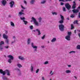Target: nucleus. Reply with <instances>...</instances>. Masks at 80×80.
I'll return each instance as SVG.
<instances>
[{
  "instance_id": "obj_57",
  "label": "nucleus",
  "mask_w": 80,
  "mask_h": 80,
  "mask_svg": "<svg viewBox=\"0 0 80 80\" xmlns=\"http://www.w3.org/2000/svg\"><path fill=\"white\" fill-rule=\"evenodd\" d=\"M72 0H66L65 2H67L68 1H71Z\"/></svg>"
},
{
  "instance_id": "obj_29",
  "label": "nucleus",
  "mask_w": 80,
  "mask_h": 80,
  "mask_svg": "<svg viewBox=\"0 0 80 80\" xmlns=\"http://www.w3.org/2000/svg\"><path fill=\"white\" fill-rule=\"evenodd\" d=\"M23 22L25 25H27V23H28V22H27V21L25 20H23Z\"/></svg>"
},
{
  "instance_id": "obj_17",
  "label": "nucleus",
  "mask_w": 80,
  "mask_h": 80,
  "mask_svg": "<svg viewBox=\"0 0 80 80\" xmlns=\"http://www.w3.org/2000/svg\"><path fill=\"white\" fill-rule=\"evenodd\" d=\"M36 31L38 32V35H41V33H40V31L39 29H36Z\"/></svg>"
},
{
  "instance_id": "obj_33",
  "label": "nucleus",
  "mask_w": 80,
  "mask_h": 80,
  "mask_svg": "<svg viewBox=\"0 0 80 80\" xmlns=\"http://www.w3.org/2000/svg\"><path fill=\"white\" fill-rule=\"evenodd\" d=\"M63 20H61L59 22V23H63Z\"/></svg>"
},
{
  "instance_id": "obj_5",
  "label": "nucleus",
  "mask_w": 80,
  "mask_h": 80,
  "mask_svg": "<svg viewBox=\"0 0 80 80\" xmlns=\"http://www.w3.org/2000/svg\"><path fill=\"white\" fill-rule=\"evenodd\" d=\"M31 46L33 48H34V52H37V46H34V43L32 42L31 43Z\"/></svg>"
},
{
  "instance_id": "obj_61",
  "label": "nucleus",
  "mask_w": 80,
  "mask_h": 80,
  "mask_svg": "<svg viewBox=\"0 0 80 80\" xmlns=\"http://www.w3.org/2000/svg\"><path fill=\"white\" fill-rule=\"evenodd\" d=\"M52 73V71H51L49 73V74H51Z\"/></svg>"
},
{
  "instance_id": "obj_15",
  "label": "nucleus",
  "mask_w": 80,
  "mask_h": 80,
  "mask_svg": "<svg viewBox=\"0 0 80 80\" xmlns=\"http://www.w3.org/2000/svg\"><path fill=\"white\" fill-rule=\"evenodd\" d=\"M31 42V39L30 38H28L27 40V43L28 45H29Z\"/></svg>"
},
{
  "instance_id": "obj_1",
  "label": "nucleus",
  "mask_w": 80,
  "mask_h": 80,
  "mask_svg": "<svg viewBox=\"0 0 80 80\" xmlns=\"http://www.w3.org/2000/svg\"><path fill=\"white\" fill-rule=\"evenodd\" d=\"M32 20L33 21L34 24L36 27H39V26H40L42 25L41 22H42V18L41 17L38 18V20L39 23L37 21L36 19L33 17L32 18Z\"/></svg>"
},
{
  "instance_id": "obj_12",
  "label": "nucleus",
  "mask_w": 80,
  "mask_h": 80,
  "mask_svg": "<svg viewBox=\"0 0 80 80\" xmlns=\"http://www.w3.org/2000/svg\"><path fill=\"white\" fill-rule=\"evenodd\" d=\"M73 4L72 6V8H73V9H74V8H76L75 6H76V3H76V2L74 1L73 2Z\"/></svg>"
},
{
  "instance_id": "obj_19",
  "label": "nucleus",
  "mask_w": 80,
  "mask_h": 80,
  "mask_svg": "<svg viewBox=\"0 0 80 80\" xmlns=\"http://www.w3.org/2000/svg\"><path fill=\"white\" fill-rule=\"evenodd\" d=\"M3 38H4L6 39V40L7 39V38H8V36L6 35H5V34H4L3 35Z\"/></svg>"
},
{
  "instance_id": "obj_4",
  "label": "nucleus",
  "mask_w": 80,
  "mask_h": 80,
  "mask_svg": "<svg viewBox=\"0 0 80 80\" xmlns=\"http://www.w3.org/2000/svg\"><path fill=\"white\" fill-rule=\"evenodd\" d=\"M59 30H60V31L61 32H63L64 31V26L62 24L60 25L59 26Z\"/></svg>"
},
{
  "instance_id": "obj_40",
  "label": "nucleus",
  "mask_w": 80,
  "mask_h": 80,
  "mask_svg": "<svg viewBox=\"0 0 80 80\" xmlns=\"http://www.w3.org/2000/svg\"><path fill=\"white\" fill-rule=\"evenodd\" d=\"M16 70H17L18 72H20V70L18 68H16Z\"/></svg>"
},
{
  "instance_id": "obj_3",
  "label": "nucleus",
  "mask_w": 80,
  "mask_h": 80,
  "mask_svg": "<svg viewBox=\"0 0 80 80\" xmlns=\"http://www.w3.org/2000/svg\"><path fill=\"white\" fill-rule=\"evenodd\" d=\"M8 57L10 59L8 60V62L11 63H12V60H13L14 58L11 55H9L8 56Z\"/></svg>"
},
{
  "instance_id": "obj_47",
  "label": "nucleus",
  "mask_w": 80,
  "mask_h": 80,
  "mask_svg": "<svg viewBox=\"0 0 80 80\" xmlns=\"http://www.w3.org/2000/svg\"><path fill=\"white\" fill-rule=\"evenodd\" d=\"M42 80H45V78H44V77H42Z\"/></svg>"
},
{
  "instance_id": "obj_35",
  "label": "nucleus",
  "mask_w": 80,
  "mask_h": 80,
  "mask_svg": "<svg viewBox=\"0 0 80 80\" xmlns=\"http://www.w3.org/2000/svg\"><path fill=\"white\" fill-rule=\"evenodd\" d=\"M77 48L80 50V45H78L77 47Z\"/></svg>"
},
{
  "instance_id": "obj_41",
  "label": "nucleus",
  "mask_w": 80,
  "mask_h": 80,
  "mask_svg": "<svg viewBox=\"0 0 80 80\" xmlns=\"http://www.w3.org/2000/svg\"><path fill=\"white\" fill-rule=\"evenodd\" d=\"M63 12H66V9H65V8H63Z\"/></svg>"
},
{
  "instance_id": "obj_11",
  "label": "nucleus",
  "mask_w": 80,
  "mask_h": 80,
  "mask_svg": "<svg viewBox=\"0 0 80 80\" xmlns=\"http://www.w3.org/2000/svg\"><path fill=\"white\" fill-rule=\"evenodd\" d=\"M35 2V0H31L30 3L31 5H33Z\"/></svg>"
},
{
  "instance_id": "obj_21",
  "label": "nucleus",
  "mask_w": 80,
  "mask_h": 80,
  "mask_svg": "<svg viewBox=\"0 0 80 80\" xmlns=\"http://www.w3.org/2000/svg\"><path fill=\"white\" fill-rule=\"evenodd\" d=\"M65 72L66 73H71V71L70 70H66Z\"/></svg>"
},
{
  "instance_id": "obj_44",
  "label": "nucleus",
  "mask_w": 80,
  "mask_h": 80,
  "mask_svg": "<svg viewBox=\"0 0 80 80\" xmlns=\"http://www.w3.org/2000/svg\"><path fill=\"white\" fill-rule=\"evenodd\" d=\"M38 72H39V69H37L36 71V73H38Z\"/></svg>"
},
{
  "instance_id": "obj_6",
  "label": "nucleus",
  "mask_w": 80,
  "mask_h": 80,
  "mask_svg": "<svg viewBox=\"0 0 80 80\" xmlns=\"http://www.w3.org/2000/svg\"><path fill=\"white\" fill-rule=\"evenodd\" d=\"M80 9V7H78L77 9H73L72 10V12H73V13H77L79 12V9Z\"/></svg>"
},
{
  "instance_id": "obj_24",
  "label": "nucleus",
  "mask_w": 80,
  "mask_h": 80,
  "mask_svg": "<svg viewBox=\"0 0 80 80\" xmlns=\"http://www.w3.org/2000/svg\"><path fill=\"white\" fill-rule=\"evenodd\" d=\"M68 36H69V37H70L71 36V35H72V32H68Z\"/></svg>"
},
{
  "instance_id": "obj_31",
  "label": "nucleus",
  "mask_w": 80,
  "mask_h": 80,
  "mask_svg": "<svg viewBox=\"0 0 80 80\" xmlns=\"http://www.w3.org/2000/svg\"><path fill=\"white\" fill-rule=\"evenodd\" d=\"M3 49V47L2 46L0 45V50L2 51Z\"/></svg>"
},
{
  "instance_id": "obj_58",
  "label": "nucleus",
  "mask_w": 80,
  "mask_h": 80,
  "mask_svg": "<svg viewBox=\"0 0 80 80\" xmlns=\"http://www.w3.org/2000/svg\"><path fill=\"white\" fill-rule=\"evenodd\" d=\"M54 73L52 72L51 73V75H54Z\"/></svg>"
},
{
  "instance_id": "obj_8",
  "label": "nucleus",
  "mask_w": 80,
  "mask_h": 80,
  "mask_svg": "<svg viewBox=\"0 0 80 80\" xmlns=\"http://www.w3.org/2000/svg\"><path fill=\"white\" fill-rule=\"evenodd\" d=\"M9 4L10 5V7H11V8H13V6H14L15 2L13 1H12L9 3Z\"/></svg>"
},
{
  "instance_id": "obj_27",
  "label": "nucleus",
  "mask_w": 80,
  "mask_h": 80,
  "mask_svg": "<svg viewBox=\"0 0 80 80\" xmlns=\"http://www.w3.org/2000/svg\"><path fill=\"white\" fill-rule=\"evenodd\" d=\"M20 19L22 20H23H23H25V18L24 17L22 18V17H20Z\"/></svg>"
},
{
  "instance_id": "obj_20",
  "label": "nucleus",
  "mask_w": 80,
  "mask_h": 80,
  "mask_svg": "<svg viewBox=\"0 0 80 80\" xmlns=\"http://www.w3.org/2000/svg\"><path fill=\"white\" fill-rule=\"evenodd\" d=\"M46 2H47V0H44L43 1H42L41 2V4H45V3H46Z\"/></svg>"
},
{
  "instance_id": "obj_39",
  "label": "nucleus",
  "mask_w": 80,
  "mask_h": 80,
  "mask_svg": "<svg viewBox=\"0 0 80 80\" xmlns=\"http://www.w3.org/2000/svg\"><path fill=\"white\" fill-rule=\"evenodd\" d=\"M74 23H76V24H78V21H77V20L74 21Z\"/></svg>"
},
{
  "instance_id": "obj_14",
  "label": "nucleus",
  "mask_w": 80,
  "mask_h": 80,
  "mask_svg": "<svg viewBox=\"0 0 80 80\" xmlns=\"http://www.w3.org/2000/svg\"><path fill=\"white\" fill-rule=\"evenodd\" d=\"M57 41V38H53L51 40V42H55Z\"/></svg>"
},
{
  "instance_id": "obj_26",
  "label": "nucleus",
  "mask_w": 80,
  "mask_h": 80,
  "mask_svg": "<svg viewBox=\"0 0 80 80\" xmlns=\"http://www.w3.org/2000/svg\"><path fill=\"white\" fill-rule=\"evenodd\" d=\"M75 17V14H72L70 16V17L71 18H74Z\"/></svg>"
},
{
  "instance_id": "obj_7",
  "label": "nucleus",
  "mask_w": 80,
  "mask_h": 80,
  "mask_svg": "<svg viewBox=\"0 0 80 80\" xmlns=\"http://www.w3.org/2000/svg\"><path fill=\"white\" fill-rule=\"evenodd\" d=\"M65 6L68 10H69L71 8V6H70V4L68 3H67L65 4Z\"/></svg>"
},
{
  "instance_id": "obj_63",
  "label": "nucleus",
  "mask_w": 80,
  "mask_h": 80,
  "mask_svg": "<svg viewBox=\"0 0 80 80\" xmlns=\"http://www.w3.org/2000/svg\"><path fill=\"white\" fill-rule=\"evenodd\" d=\"M13 38H14V39L15 38V37L13 36Z\"/></svg>"
},
{
  "instance_id": "obj_54",
  "label": "nucleus",
  "mask_w": 80,
  "mask_h": 80,
  "mask_svg": "<svg viewBox=\"0 0 80 80\" xmlns=\"http://www.w3.org/2000/svg\"><path fill=\"white\" fill-rule=\"evenodd\" d=\"M21 7L23 9H25V8L24 7H23L22 6H21Z\"/></svg>"
},
{
  "instance_id": "obj_37",
  "label": "nucleus",
  "mask_w": 80,
  "mask_h": 80,
  "mask_svg": "<svg viewBox=\"0 0 80 80\" xmlns=\"http://www.w3.org/2000/svg\"><path fill=\"white\" fill-rule=\"evenodd\" d=\"M52 13L53 15H57V13L56 12H52Z\"/></svg>"
},
{
  "instance_id": "obj_2",
  "label": "nucleus",
  "mask_w": 80,
  "mask_h": 80,
  "mask_svg": "<svg viewBox=\"0 0 80 80\" xmlns=\"http://www.w3.org/2000/svg\"><path fill=\"white\" fill-rule=\"evenodd\" d=\"M6 72L7 73V75H8V76H10V71H9V70L6 69L5 71H3L2 69H0V73H1V74H2L3 76L5 75Z\"/></svg>"
},
{
  "instance_id": "obj_22",
  "label": "nucleus",
  "mask_w": 80,
  "mask_h": 80,
  "mask_svg": "<svg viewBox=\"0 0 80 80\" xmlns=\"http://www.w3.org/2000/svg\"><path fill=\"white\" fill-rule=\"evenodd\" d=\"M17 66L18 68H21L22 67V66L20 64L18 63L17 64Z\"/></svg>"
},
{
  "instance_id": "obj_48",
  "label": "nucleus",
  "mask_w": 80,
  "mask_h": 80,
  "mask_svg": "<svg viewBox=\"0 0 80 80\" xmlns=\"http://www.w3.org/2000/svg\"><path fill=\"white\" fill-rule=\"evenodd\" d=\"M15 41H12V42H11V44L12 45L13 43H15Z\"/></svg>"
},
{
  "instance_id": "obj_23",
  "label": "nucleus",
  "mask_w": 80,
  "mask_h": 80,
  "mask_svg": "<svg viewBox=\"0 0 80 80\" xmlns=\"http://www.w3.org/2000/svg\"><path fill=\"white\" fill-rule=\"evenodd\" d=\"M11 25L12 26V27H15V25L14 24V23L13 22H10Z\"/></svg>"
},
{
  "instance_id": "obj_42",
  "label": "nucleus",
  "mask_w": 80,
  "mask_h": 80,
  "mask_svg": "<svg viewBox=\"0 0 80 80\" xmlns=\"http://www.w3.org/2000/svg\"><path fill=\"white\" fill-rule=\"evenodd\" d=\"M30 28L31 29V30H32V29L33 28L32 26H30Z\"/></svg>"
},
{
  "instance_id": "obj_38",
  "label": "nucleus",
  "mask_w": 80,
  "mask_h": 80,
  "mask_svg": "<svg viewBox=\"0 0 80 80\" xmlns=\"http://www.w3.org/2000/svg\"><path fill=\"white\" fill-rule=\"evenodd\" d=\"M48 61H46L44 62V64L46 65V64H48Z\"/></svg>"
},
{
  "instance_id": "obj_32",
  "label": "nucleus",
  "mask_w": 80,
  "mask_h": 80,
  "mask_svg": "<svg viewBox=\"0 0 80 80\" xmlns=\"http://www.w3.org/2000/svg\"><path fill=\"white\" fill-rule=\"evenodd\" d=\"M45 35H44L43 36H42L41 37V38L42 40H44L45 39Z\"/></svg>"
},
{
  "instance_id": "obj_46",
  "label": "nucleus",
  "mask_w": 80,
  "mask_h": 80,
  "mask_svg": "<svg viewBox=\"0 0 80 80\" xmlns=\"http://www.w3.org/2000/svg\"><path fill=\"white\" fill-rule=\"evenodd\" d=\"M23 2L24 3H25L26 5H27V2L26 1L24 0Z\"/></svg>"
},
{
  "instance_id": "obj_51",
  "label": "nucleus",
  "mask_w": 80,
  "mask_h": 80,
  "mask_svg": "<svg viewBox=\"0 0 80 80\" xmlns=\"http://www.w3.org/2000/svg\"><path fill=\"white\" fill-rule=\"evenodd\" d=\"M67 66L68 67H71V65H67Z\"/></svg>"
},
{
  "instance_id": "obj_36",
  "label": "nucleus",
  "mask_w": 80,
  "mask_h": 80,
  "mask_svg": "<svg viewBox=\"0 0 80 80\" xmlns=\"http://www.w3.org/2000/svg\"><path fill=\"white\" fill-rule=\"evenodd\" d=\"M4 48H6V49H8L9 48V46H5L4 47Z\"/></svg>"
},
{
  "instance_id": "obj_13",
  "label": "nucleus",
  "mask_w": 80,
  "mask_h": 80,
  "mask_svg": "<svg viewBox=\"0 0 80 80\" xmlns=\"http://www.w3.org/2000/svg\"><path fill=\"white\" fill-rule=\"evenodd\" d=\"M19 59L21 60H25V58L23 57H22V56H19L18 57Z\"/></svg>"
},
{
  "instance_id": "obj_10",
  "label": "nucleus",
  "mask_w": 80,
  "mask_h": 80,
  "mask_svg": "<svg viewBox=\"0 0 80 80\" xmlns=\"http://www.w3.org/2000/svg\"><path fill=\"white\" fill-rule=\"evenodd\" d=\"M65 38L67 40L70 41V36L67 35L65 37Z\"/></svg>"
},
{
  "instance_id": "obj_56",
  "label": "nucleus",
  "mask_w": 80,
  "mask_h": 80,
  "mask_svg": "<svg viewBox=\"0 0 80 80\" xmlns=\"http://www.w3.org/2000/svg\"><path fill=\"white\" fill-rule=\"evenodd\" d=\"M24 11V10H23V9H22L21 10V12H23Z\"/></svg>"
},
{
  "instance_id": "obj_55",
  "label": "nucleus",
  "mask_w": 80,
  "mask_h": 80,
  "mask_svg": "<svg viewBox=\"0 0 80 80\" xmlns=\"http://www.w3.org/2000/svg\"><path fill=\"white\" fill-rule=\"evenodd\" d=\"M5 32H6V34H7V33H8V31H6Z\"/></svg>"
},
{
  "instance_id": "obj_9",
  "label": "nucleus",
  "mask_w": 80,
  "mask_h": 80,
  "mask_svg": "<svg viewBox=\"0 0 80 80\" xmlns=\"http://www.w3.org/2000/svg\"><path fill=\"white\" fill-rule=\"evenodd\" d=\"M1 3L3 6H5V5L7 4V1L5 0H2L1 1Z\"/></svg>"
},
{
  "instance_id": "obj_25",
  "label": "nucleus",
  "mask_w": 80,
  "mask_h": 80,
  "mask_svg": "<svg viewBox=\"0 0 80 80\" xmlns=\"http://www.w3.org/2000/svg\"><path fill=\"white\" fill-rule=\"evenodd\" d=\"M60 15L62 20H64V18L63 17V16L61 14H60Z\"/></svg>"
},
{
  "instance_id": "obj_62",
  "label": "nucleus",
  "mask_w": 80,
  "mask_h": 80,
  "mask_svg": "<svg viewBox=\"0 0 80 80\" xmlns=\"http://www.w3.org/2000/svg\"><path fill=\"white\" fill-rule=\"evenodd\" d=\"M8 17H9V18H10V17H11V15H9Z\"/></svg>"
},
{
  "instance_id": "obj_53",
  "label": "nucleus",
  "mask_w": 80,
  "mask_h": 80,
  "mask_svg": "<svg viewBox=\"0 0 80 80\" xmlns=\"http://www.w3.org/2000/svg\"><path fill=\"white\" fill-rule=\"evenodd\" d=\"M18 75H21V72H20L18 73Z\"/></svg>"
},
{
  "instance_id": "obj_52",
  "label": "nucleus",
  "mask_w": 80,
  "mask_h": 80,
  "mask_svg": "<svg viewBox=\"0 0 80 80\" xmlns=\"http://www.w3.org/2000/svg\"><path fill=\"white\" fill-rule=\"evenodd\" d=\"M59 2H61V1H62V2H65V1L64 0H59Z\"/></svg>"
},
{
  "instance_id": "obj_16",
  "label": "nucleus",
  "mask_w": 80,
  "mask_h": 80,
  "mask_svg": "<svg viewBox=\"0 0 80 80\" xmlns=\"http://www.w3.org/2000/svg\"><path fill=\"white\" fill-rule=\"evenodd\" d=\"M19 17H21L22 16V15H25V14L23 12H19Z\"/></svg>"
},
{
  "instance_id": "obj_49",
  "label": "nucleus",
  "mask_w": 80,
  "mask_h": 80,
  "mask_svg": "<svg viewBox=\"0 0 80 80\" xmlns=\"http://www.w3.org/2000/svg\"><path fill=\"white\" fill-rule=\"evenodd\" d=\"M64 5V4L62 2H61V5Z\"/></svg>"
},
{
  "instance_id": "obj_60",
  "label": "nucleus",
  "mask_w": 80,
  "mask_h": 80,
  "mask_svg": "<svg viewBox=\"0 0 80 80\" xmlns=\"http://www.w3.org/2000/svg\"><path fill=\"white\" fill-rule=\"evenodd\" d=\"M67 19V20H70V19H69V18L68 17Z\"/></svg>"
},
{
  "instance_id": "obj_28",
  "label": "nucleus",
  "mask_w": 80,
  "mask_h": 80,
  "mask_svg": "<svg viewBox=\"0 0 80 80\" xmlns=\"http://www.w3.org/2000/svg\"><path fill=\"white\" fill-rule=\"evenodd\" d=\"M5 42L8 44L9 42V40L8 39H7L5 41Z\"/></svg>"
},
{
  "instance_id": "obj_59",
  "label": "nucleus",
  "mask_w": 80,
  "mask_h": 80,
  "mask_svg": "<svg viewBox=\"0 0 80 80\" xmlns=\"http://www.w3.org/2000/svg\"><path fill=\"white\" fill-rule=\"evenodd\" d=\"M74 78H76V79H77V77L76 76H74Z\"/></svg>"
},
{
  "instance_id": "obj_43",
  "label": "nucleus",
  "mask_w": 80,
  "mask_h": 80,
  "mask_svg": "<svg viewBox=\"0 0 80 80\" xmlns=\"http://www.w3.org/2000/svg\"><path fill=\"white\" fill-rule=\"evenodd\" d=\"M75 53V52L74 51H72L70 52H69V53H70V54L71 53Z\"/></svg>"
},
{
  "instance_id": "obj_45",
  "label": "nucleus",
  "mask_w": 80,
  "mask_h": 80,
  "mask_svg": "<svg viewBox=\"0 0 80 80\" xmlns=\"http://www.w3.org/2000/svg\"><path fill=\"white\" fill-rule=\"evenodd\" d=\"M74 28V27H73V25L72 24L71 25V30L73 29Z\"/></svg>"
},
{
  "instance_id": "obj_30",
  "label": "nucleus",
  "mask_w": 80,
  "mask_h": 80,
  "mask_svg": "<svg viewBox=\"0 0 80 80\" xmlns=\"http://www.w3.org/2000/svg\"><path fill=\"white\" fill-rule=\"evenodd\" d=\"M31 70L32 72H33V66H32V65H31Z\"/></svg>"
},
{
  "instance_id": "obj_50",
  "label": "nucleus",
  "mask_w": 80,
  "mask_h": 80,
  "mask_svg": "<svg viewBox=\"0 0 80 80\" xmlns=\"http://www.w3.org/2000/svg\"><path fill=\"white\" fill-rule=\"evenodd\" d=\"M41 47L42 48H44L45 46H41Z\"/></svg>"
},
{
  "instance_id": "obj_64",
  "label": "nucleus",
  "mask_w": 80,
  "mask_h": 80,
  "mask_svg": "<svg viewBox=\"0 0 80 80\" xmlns=\"http://www.w3.org/2000/svg\"><path fill=\"white\" fill-rule=\"evenodd\" d=\"M48 43H50V42L49 41H48Z\"/></svg>"
},
{
  "instance_id": "obj_18",
  "label": "nucleus",
  "mask_w": 80,
  "mask_h": 80,
  "mask_svg": "<svg viewBox=\"0 0 80 80\" xmlns=\"http://www.w3.org/2000/svg\"><path fill=\"white\" fill-rule=\"evenodd\" d=\"M2 78L3 80H8V79L7 78V77H5L2 76Z\"/></svg>"
},
{
  "instance_id": "obj_34",
  "label": "nucleus",
  "mask_w": 80,
  "mask_h": 80,
  "mask_svg": "<svg viewBox=\"0 0 80 80\" xmlns=\"http://www.w3.org/2000/svg\"><path fill=\"white\" fill-rule=\"evenodd\" d=\"M4 44V42L3 41H1V42H0V45H3Z\"/></svg>"
}]
</instances>
